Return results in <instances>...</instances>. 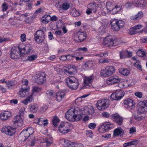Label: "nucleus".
I'll list each match as a JSON object with an SVG mask.
<instances>
[{
	"label": "nucleus",
	"mask_w": 147,
	"mask_h": 147,
	"mask_svg": "<svg viewBox=\"0 0 147 147\" xmlns=\"http://www.w3.org/2000/svg\"><path fill=\"white\" fill-rule=\"evenodd\" d=\"M66 83L68 86L72 90L77 89L79 85L78 80L74 76L67 78L66 80Z\"/></svg>",
	"instance_id": "obj_1"
},
{
	"label": "nucleus",
	"mask_w": 147,
	"mask_h": 147,
	"mask_svg": "<svg viewBox=\"0 0 147 147\" xmlns=\"http://www.w3.org/2000/svg\"><path fill=\"white\" fill-rule=\"evenodd\" d=\"M124 24V22L121 20L114 19L111 22L112 28L115 31H118L122 28Z\"/></svg>",
	"instance_id": "obj_2"
},
{
	"label": "nucleus",
	"mask_w": 147,
	"mask_h": 147,
	"mask_svg": "<svg viewBox=\"0 0 147 147\" xmlns=\"http://www.w3.org/2000/svg\"><path fill=\"white\" fill-rule=\"evenodd\" d=\"M115 68L113 66H108L106 67L105 69H102L100 73L101 76L104 77L109 76H111L114 73Z\"/></svg>",
	"instance_id": "obj_3"
},
{
	"label": "nucleus",
	"mask_w": 147,
	"mask_h": 147,
	"mask_svg": "<svg viewBox=\"0 0 147 147\" xmlns=\"http://www.w3.org/2000/svg\"><path fill=\"white\" fill-rule=\"evenodd\" d=\"M34 39L38 43H41L45 39V34L42 30H38L34 34Z\"/></svg>",
	"instance_id": "obj_4"
},
{
	"label": "nucleus",
	"mask_w": 147,
	"mask_h": 147,
	"mask_svg": "<svg viewBox=\"0 0 147 147\" xmlns=\"http://www.w3.org/2000/svg\"><path fill=\"white\" fill-rule=\"evenodd\" d=\"M109 101L108 99H106L104 100H99L97 102L96 107L99 110H103L109 106Z\"/></svg>",
	"instance_id": "obj_5"
},
{
	"label": "nucleus",
	"mask_w": 147,
	"mask_h": 147,
	"mask_svg": "<svg viewBox=\"0 0 147 147\" xmlns=\"http://www.w3.org/2000/svg\"><path fill=\"white\" fill-rule=\"evenodd\" d=\"M21 53V50L19 47H14L11 49L10 57L12 59H17L20 57Z\"/></svg>",
	"instance_id": "obj_6"
},
{
	"label": "nucleus",
	"mask_w": 147,
	"mask_h": 147,
	"mask_svg": "<svg viewBox=\"0 0 147 147\" xmlns=\"http://www.w3.org/2000/svg\"><path fill=\"white\" fill-rule=\"evenodd\" d=\"M16 128L13 127L8 126L3 127L2 128L1 131L9 136L14 135L16 132Z\"/></svg>",
	"instance_id": "obj_7"
},
{
	"label": "nucleus",
	"mask_w": 147,
	"mask_h": 147,
	"mask_svg": "<svg viewBox=\"0 0 147 147\" xmlns=\"http://www.w3.org/2000/svg\"><path fill=\"white\" fill-rule=\"evenodd\" d=\"M71 125L69 123L66 122L61 124L59 127V130L61 133L66 134L69 130Z\"/></svg>",
	"instance_id": "obj_8"
},
{
	"label": "nucleus",
	"mask_w": 147,
	"mask_h": 147,
	"mask_svg": "<svg viewBox=\"0 0 147 147\" xmlns=\"http://www.w3.org/2000/svg\"><path fill=\"white\" fill-rule=\"evenodd\" d=\"M138 112L140 114L147 112V100L140 101L138 103Z\"/></svg>",
	"instance_id": "obj_9"
},
{
	"label": "nucleus",
	"mask_w": 147,
	"mask_h": 147,
	"mask_svg": "<svg viewBox=\"0 0 147 147\" xmlns=\"http://www.w3.org/2000/svg\"><path fill=\"white\" fill-rule=\"evenodd\" d=\"M46 74L44 72H40L36 76V82L39 84H43L46 81Z\"/></svg>",
	"instance_id": "obj_10"
},
{
	"label": "nucleus",
	"mask_w": 147,
	"mask_h": 147,
	"mask_svg": "<svg viewBox=\"0 0 147 147\" xmlns=\"http://www.w3.org/2000/svg\"><path fill=\"white\" fill-rule=\"evenodd\" d=\"M123 104L124 107L129 111L134 109L135 108L133 101L131 99L128 98L125 99L123 101Z\"/></svg>",
	"instance_id": "obj_11"
},
{
	"label": "nucleus",
	"mask_w": 147,
	"mask_h": 147,
	"mask_svg": "<svg viewBox=\"0 0 147 147\" xmlns=\"http://www.w3.org/2000/svg\"><path fill=\"white\" fill-rule=\"evenodd\" d=\"M75 109L74 108H71L68 110L65 114V116L67 119L71 121L74 120L73 118L74 115Z\"/></svg>",
	"instance_id": "obj_12"
},
{
	"label": "nucleus",
	"mask_w": 147,
	"mask_h": 147,
	"mask_svg": "<svg viewBox=\"0 0 147 147\" xmlns=\"http://www.w3.org/2000/svg\"><path fill=\"white\" fill-rule=\"evenodd\" d=\"M94 78L92 76L89 77H85L84 81V86L86 88H89L92 87L91 83L92 82Z\"/></svg>",
	"instance_id": "obj_13"
},
{
	"label": "nucleus",
	"mask_w": 147,
	"mask_h": 147,
	"mask_svg": "<svg viewBox=\"0 0 147 147\" xmlns=\"http://www.w3.org/2000/svg\"><path fill=\"white\" fill-rule=\"evenodd\" d=\"M11 116V112L8 111H5L2 112L0 115V118L3 121L7 120Z\"/></svg>",
	"instance_id": "obj_14"
},
{
	"label": "nucleus",
	"mask_w": 147,
	"mask_h": 147,
	"mask_svg": "<svg viewBox=\"0 0 147 147\" xmlns=\"http://www.w3.org/2000/svg\"><path fill=\"white\" fill-rule=\"evenodd\" d=\"M84 115L83 114H81L80 110L76 109L73 118L74 120L72 121H78L81 120Z\"/></svg>",
	"instance_id": "obj_15"
},
{
	"label": "nucleus",
	"mask_w": 147,
	"mask_h": 147,
	"mask_svg": "<svg viewBox=\"0 0 147 147\" xmlns=\"http://www.w3.org/2000/svg\"><path fill=\"white\" fill-rule=\"evenodd\" d=\"M65 94V91L63 90H60L57 92L55 96L56 100L59 102L61 101L64 98Z\"/></svg>",
	"instance_id": "obj_16"
},
{
	"label": "nucleus",
	"mask_w": 147,
	"mask_h": 147,
	"mask_svg": "<svg viewBox=\"0 0 147 147\" xmlns=\"http://www.w3.org/2000/svg\"><path fill=\"white\" fill-rule=\"evenodd\" d=\"M120 80V79L118 77L116 76H113L107 79L106 82L108 85H111L118 83Z\"/></svg>",
	"instance_id": "obj_17"
},
{
	"label": "nucleus",
	"mask_w": 147,
	"mask_h": 147,
	"mask_svg": "<svg viewBox=\"0 0 147 147\" xmlns=\"http://www.w3.org/2000/svg\"><path fill=\"white\" fill-rule=\"evenodd\" d=\"M111 117L113 120H114L119 125H121L122 124L123 119L119 115L115 114L112 115Z\"/></svg>",
	"instance_id": "obj_18"
},
{
	"label": "nucleus",
	"mask_w": 147,
	"mask_h": 147,
	"mask_svg": "<svg viewBox=\"0 0 147 147\" xmlns=\"http://www.w3.org/2000/svg\"><path fill=\"white\" fill-rule=\"evenodd\" d=\"M102 127H103L101 129H103V131H105L104 132H106L113 128V125L111 123L108 122L104 123Z\"/></svg>",
	"instance_id": "obj_19"
},
{
	"label": "nucleus",
	"mask_w": 147,
	"mask_h": 147,
	"mask_svg": "<svg viewBox=\"0 0 147 147\" xmlns=\"http://www.w3.org/2000/svg\"><path fill=\"white\" fill-rule=\"evenodd\" d=\"M142 26L141 25H137L130 28L129 30V33L131 35L136 34L138 33L136 30L140 29Z\"/></svg>",
	"instance_id": "obj_20"
},
{
	"label": "nucleus",
	"mask_w": 147,
	"mask_h": 147,
	"mask_svg": "<svg viewBox=\"0 0 147 147\" xmlns=\"http://www.w3.org/2000/svg\"><path fill=\"white\" fill-rule=\"evenodd\" d=\"M75 68V66L74 65L69 68L67 67L66 69H64V73L67 75H72L73 73V72L76 69Z\"/></svg>",
	"instance_id": "obj_21"
},
{
	"label": "nucleus",
	"mask_w": 147,
	"mask_h": 147,
	"mask_svg": "<svg viewBox=\"0 0 147 147\" xmlns=\"http://www.w3.org/2000/svg\"><path fill=\"white\" fill-rule=\"evenodd\" d=\"M32 49V47L30 46H26L21 49V53L24 54H29Z\"/></svg>",
	"instance_id": "obj_22"
},
{
	"label": "nucleus",
	"mask_w": 147,
	"mask_h": 147,
	"mask_svg": "<svg viewBox=\"0 0 147 147\" xmlns=\"http://www.w3.org/2000/svg\"><path fill=\"white\" fill-rule=\"evenodd\" d=\"M113 39L111 36H109L106 38L105 42V44H108L109 46H113L114 45Z\"/></svg>",
	"instance_id": "obj_23"
},
{
	"label": "nucleus",
	"mask_w": 147,
	"mask_h": 147,
	"mask_svg": "<svg viewBox=\"0 0 147 147\" xmlns=\"http://www.w3.org/2000/svg\"><path fill=\"white\" fill-rule=\"evenodd\" d=\"M78 38L80 42L83 41L86 38V34L83 32H78L77 33Z\"/></svg>",
	"instance_id": "obj_24"
},
{
	"label": "nucleus",
	"mask_w": 147,
	"mask_h": 147,
	"mask_svg": "<svg viewBox=\"0 0 147 147\" xmlns=\"http://www.w3.org/2000/svg\"><path fill=\"white\" fill-rule=\"evenodd\" d=\"M34 100L33 94H30L24 100L22 101V102L25 105H27L28 103L32 102Z\"/></svg>",
	"instance_id": "obj_25"
},
{
	"label": "nucleus",
	"mask_w": 147,
	"mask_h": 147,
	"mask_svg": "<svg viewBox=\"0 0 147 147\" xmlns=\"http://www.w3.org/2000/svg\"><path fill=\"white\" fill-rule=\"evenodd\" d=\"M133 4L136 7H143V0H132Z\"/></svg>",
	"instance_id": "obj_26"
},
{
	"label": "nucleus",
	"mask_w": 147,
	"mask_h": 147,
	"mask_svg": "<svg viewBox=\"0 0 147 147\" xmlns=\"http://www.w3.org/2000/svg\"><path fill=\"white\" fill-rule=\"evenodd\" d=\"M97 5L95 3H90L87 5V8H89V9H90L91 11H92L93 12L95 13L97 10Z\"/></svg>",
	"instance_id": "obj_27"
},
{
	"label": "nucleus",
	"mask_w": 147,
	"mask_h": 147,
	"mask_svg": "<svg viewBox=\"0 0 147 147\" xmlns=\"http://www.w3.org/2000/svg\"><path fill=\"white\" fill-rule=\"evenodd\" d=\"M124 133V130L121 127H119L114 130L113 135L115 136H118L121 134H123Z\"/></svg>",
	"instance_id": "obj_28"
},
{
	"label": "nucleus",
	"mask_w": 147,
	"mask_h": 147,
	"mask_svg": "<svg viewBox=\"0 0 147 147\" xmlns=\"http://www.w3.org/2000/svg\"><path fill=\"white\" fill-rule=\"evenodd\" d=\"M115 93L116 98H117V100L121 99L123 96L124 94V91L120 90H117L115 91Z\"/></svg>",
	"instance_id": "obj_29"
},
{
	"label": "nucleus",
	"mask_w": 147,
	"mask_h": 147,
	"mask_svg": "<svg viewBox=\"0 0 147 147\" xmlns=\"http://www.w3.org/2000/svg\"><path fill=\"white\" fill-rule=\"evenodd\" d=\"M136 54L138 56L142 57L143 59H147V55H146L145 52L144 51L139 50L136 52Z\"/></svg>",
	"instance_id": "obj_30"
},
{
	"label": "nucleus",
	"mask_w": 147,
	"mask_h": 147,
	"mask_svg": "<svg viewBox=\"0 0 147 147\" xmlns=\"http://www.w3.org/2000/svg\"><path fill=\"white\" fill-rule=\"evenodd\" d=\"M38 108V106L36 104H31L30 106V111L33 113H36L37 111Z\"/></svg>",
	"instance_id": "obj_31"
},
{
	"label": "nucleus",
	"mask_w": 147,
	"mask_h": 147,
	"mask_svg": "<svg viewBox=\"0 0 147 147\" xmlns=\"http://www.w3.org/2000/svg\"><path fill=\"white\" fill-rule=\"evenodd\" d=\"M121 7V6L120 5H116L114 7L112 8L109 13L112 14H115L119 11Z\"/></svg>",
	"instance_id": "obj_32"
},
{
	"label": "nucleus",
	"mask_w": 147,
	"mask_h": 147,
	"mask_svg": "<svg viewBox=\"0 0 147 147\" xmlns=\"http://www.w3.org/2000/svg\"><path fill=\"white\" fill-rule=\"evenodd\" d=\"M143 14L141 11H139L137 14L134 16H132L131 17V19L132 20H139L142 17Z\"/></svg>",
	"instance_id": "obj_33"
},
{
	"label": "nucleus",
	"mask_w": 147,
	"mask_h": 147,
	"mask_svg": "<svg viewBox=\"0 0 147 147\" xmlns=\"http://www.w3.org/2000/svg\"><path fill=\"white\" fill-rule=\"evenodd\" d=\"M43 18L41 20V22L43 23L47 24L51 20V16L50 15H45Z\"/></svg>",
	"instance_id": "obj_34"
},
{
	"label": "nucleus",
	"mask_w": 147,
	"mask_h": 147,
	"mask_svg": "<svg viewBox=\"0 0 147 147\" xmlns=\"http://www.w3.org/2000/svg\"><path fill=\"white\" fill-rule=\"evenodd\" d=\"M62 141V142H63V144L65 147H71L73 145V142H71L70 141L65 139H63Z\"/></svg>",
	"instance_id": "obj_35"
},
{
	"label": "nucleus",
	"mask_w": 147,
	"mask_h": 147,
	"mask_svg": "<svg viewBox=\"0 0 147 147\" xmlns=\"http://www.w3.org/2000/svg\"><path fill=\"white\" fill-rule=\"evenodd\" d=\"M119 72L121 74L125 76H127L129 74V70L125 68H121L119 69Z\"/></svg>",
	"instance_id": "obj_36"
},
{
	"label": "nucleus",
	"mask_w": 147,
	"mask_h": 147,
	"mask_svg": "<svg viewBox=\"0 0 147 147\" xmlns=\"http://www.w3.org/2000/svg\"><path fill=\"white\" fill-rule=\"evenodd\" d=\"M60 120L57 116H54L53 118L52 123L53 125L55 127L58 125V123H59Z\"/></svg>",
	"instance_id": "obj_37"
},
{
	"label": "nucleus",
	"mask_w": 147,
	"mask_h": 147,
	"mask_svg": "<svg viewBox=\"0 0 147 147\" xmlns=\"http://www.w3.org/2000/svg\"><path fill=\"white\" fill-rule=\"evenodd\" d=\"M24 117H22L20 115H16L15 118L13 119V121L15 123L18 122L22 123L23 121V119Z\"/></svg>",
	"instance_id": "obj_38"
},
{
	"label": "nucleus",
	"mask_w": 147,
	"mask_h": 147,
	"mask_svg": "<svg viewBox=\"0 0 147 147\" xmlns=\"http://www.w3.org/2000/svg\"><path fill=\"white\" fill-rule=\"evenodd\" d=\"M71 14L74 17H77L80 15L79 11L76 10L75 9H73L71 10Z\"/></svg>",
	"instance_id": "obj_39"
},
{
	"label": "nucleus",
	"mask_w": 147,
	"mask_h": 147,
	"mask_svg": "<svg viewBox=\"0 0 147 147\" xmlns=\"http://www.w3.org/2000/svg\"><path fill=\"white\" fill-rule=\"evenodd\" d=\"M41 91V88L37 86H35L32 88V92L33 94L34 92H39Z\"/></svg>",
	"instance_id": "obj_40"
},
{
	"label": "nucleus",
	"mask_w": 147,
	"mask_h": 147,
	"mask_svg": "<svg viewBox=\"0 0 147 147\" xmlns=\"http://www.w3.org/2000/svg\"><path fill=\"white\" fill-rule=\"evenodd\" d=\"M69 5L67 3H63L61 7V8L63 10H66L69 7Z\"/></svg>",
	"instance_id": "obj_41"
},
{
	"label": "nucleus",
	"mask_w": 147,
	"mask_h": 147,
	"mask_svg": "<svg viewBox=\"0 0 147 147\" xmlns=\"http://www.w3.org/2000/svg\"><path fill=\"white\" fill-rule=\"evenodd\" d=\"M106 6L107 9L109 10V12L110 11L113 7V5L110 2L107 3Z\"/></svg>",
	"instance_id": "obj_42"
},
{
	"label": "nucleus",
	"mask_w": 147,
	"mask_h": 147,
	"mask_svg": "<svg viewBox=\"0 0 147 147\" xmlns=\"http://www.w3.org/2000/svg\"><path fill=\"white\" fill-rule=\"evenodd\" d=\"M37 58V55H33L28 57L27 60L30 61H32L35 60Z\"/></svg>",
	"instance_id": "obj_43"
},
{
	"label": "nucleus",
	"mask_w": 147,
	"mask_h": 147,
	"mask_svg": "<svg viewBox=\"0 0 147 147\" xmlns=\"http://www.w3.org/2000/svg\"><path fill=\"white\" fill-rule=\"evenodd\" d=\"M28 91L26 90H20L19 92V94L20 96L22 97H24L26 96V93L28 92Z\"/></svg>",
	"instance_id": "obj_44"
},
{
	"label": "nucleus",
	"mask_w": 147,
	"mask_h": 147,
	"mask_svg": "<svg viewBox=\"0 0 147 147\" xmlns=\"http://www.w3.org/2000/svg\"><path fill=\"white\" fill-rule=\"evenodd\" d=\"M134 64L135 65L136 68L140 70H142V66L140 65V61H137Z\"/></svg>",
	"instance_id": "obj_45"
},
{
	"label": "nucleus",
	"mask_w": 147,
	"mask_h": 147,
	"mask_svg": "<svg viewBox=\"0 0 147 147\" xmlns=\"http://www.w3.org/2000/svg\"><path fill=\"white\" fill-rule=\"evenodd\" d=\"M77 55L75 54L73 55H66V60L68 61H70L72 59L73 57H75Z\"/></svg>",
	"instance_id": "obj_46"
},
{
	"label": "nucleus",
	"mask_w": 147,
	"mask_h": 147,
	"mask_svg": "<svg viewBox=\"0 0 147 147\" xmlns=\"http://www.w3.org/2000/svg\"><path fill=\"white\" fill-rule=\"evenodd\" d=\"M15 84L14 82L13 81H10L7 82L6 85L9 88H11V87Z\"/></svg>",
	"instance_id": "obj_47"
},
{
	"label": "nucleus",
	"mask_w": 147,
	"mask_h": 147,
	"mask_svg": "<svg viewBox=\"0 0 147 147\" xmlns=\"http://www.w3.org/2000/svg\"><path fill=\"white\" fill-rule=\"evenodd\" d=\"M21 133H22V135L24 136L27 139L30 136V135L28 133L26 129L23 130Z\"/></svg>",
	"instance_id": "obj_48"
},
{
	"label": "nucleus",
	"mask_w": 147,
	"mask_h": 147,
	"mask_svg": "<svg viewBox=\"0 0 147 147\" xmlns=\"http://www.w3.org/2000/svg\"><path fill=\"white\" fill-rule=\"evenodd\" d=\"M98 32L99 34H102L105 32V27L103 26H101L98 29Z\"/></svg>",
	"instance_id": "obj_49"
},
{
	"label": "nucleus",
	"mask_w": 147,
	"mask_h": 147,
	"mask_svg": "<svg viewBox=\"0 0 147 147\" xmlns=\"http://www.w3.org/2000/svg\"><path fill=\"white\" fill-rule=\"evenodd\" d=\"M126 52L125 51H121L120 52V57L121 59L124 58L126 57Z\"/></svg>",
	"instance_id": "obj_50"
},
{
	"label": "nucleus",
	"mask_w": 147,
	"mask_h": 147,
	"mask_svg": "<svg viewBox=\"0 0 147 147\" xmlns=\"http://www.w3.org/2000/svg\"><path fill=\"white\" fill-rule=\"evenodd\" d=\"M30 89L29 86L28 85H25L23 84L21 87V88L20 90H26L28 91V90Z\"/></svg>",
	"instance_id": "obj_51"
},
{
	"label": "nucleus",
	"mask_w": 147,
	"mask_h": 147,
	"mask_svg": "<svg viewBox=\"0 0 147 147\" xmlns=\"http://www.w3.org/2000/svg\"><path fill=\"white\" fill-rule=\"evenodd\" d=\"M71 147H84V146L81 143L73 142V145H72Z\"/></svg>",
	"instance_id": "obj_52"
},
{
	"label": "nucleus",
	"mask_w": 147,
	"mask_h": 147,
	"mask_svg": "<svg viewBox=\"0 0 147 147\" xmlns=\"http://www.w3.org/2000/svg\"><path fill=\"white\" fill-rule=\"evenodd\" d=\"M26 130L30 135H32L34 132V129L32 127H29Z\"/></svg>",
	"instance_id": "obj_53"
},
{
	"label": "nucleus",
	"mask_w": 147,
	"mask_h": 147,
	"mask_svg": "<svg viewBox=\"0 0 147 147\" xmlns=\"http://www.w3.org/2000/svg\"><path fill=\"white\" fill-rule=\"evenodd\" d=\"M54 92L53 90H48L46 92L47 96H52L53 95Z\"/></svg>",
	"instance_id": "obj_54"
},
{
	"label": "nucleus",
	"mask_w": 147,
	"mask_h": 147,
	"mask_svg": "<svg viewBox=\"0 0 147 147\" xmlns=\"http://www.w3.org/2000/svg\"><path fill=\"white\" fill-rule=\"evenodd\" d=\"M110 99L111 100H117V98H116L115 92L113 93L110 96Z\"/></svg>",
	"instance_id": "obj_55"
},
{
	"label": "nucleus",
	"mask_w": 147,
	"mask_h": 147,
	"mask_svg": "<svg viewBox=\"0 0 147 147\" xmlns=\"http://www.w3.org/2000/svg\"><path fill=\"white\" fill-rule=\"evenodd\" d=\"M25 111V108H22L19 111L20 115L24 117V113Z\"/></svg>",
	"instance_id": "obj_56"
},
{
	"label": "nucleus",
	"mask_w": 147,
	"mask_h": 147,
	"mask_svg": "<svg viewBox=\"0 0 147 147\" xmlns=\"http://www.w3.org/2000/svg\"><path fill=\"white\" fill-rule=\"evenodd\" d=\"M130 145H133L137 144L139 143V141L136 140H134L131 141L129 142Z\"/></svg>",
	"instance_id": "obj_57"
},
{
	"label": "nucleus",
	"mask_w": 147,
	"mask_h": 147,
	"mask_svg": "<svg viewBox=\"0 0 147 147\" xmlns=\"http://www.w3.org/2000/svg\"><path fill=\"white\" fill-rule=\"evenodd\" d=\"M22 135V133L21 132L19 136V138L20 139V140L22 142H24L27 139L24 136Z\"/></svg>",
	"instance_id": "obj_58"
},
{
	"label": "nucleus",
	"mask_w": 147,
	"mask_h": 147,
	"mask_svg": "<svg viewBox=\"0 0 147 147\" xmlns=\"http://www.w3.org/2000/svg\"><path fill=\"white\" fill-rule=\"evenodd\" d=\"M9 38H5L3 37H0V43H2L4 42L8 41Z\"/></svg>",
	"instance_id": "obj_59"
},
{
	"label": "nucleus",
	"mask_w": 147,
	"mask_h": 147,
	"mask_svg": "<svg viewBox=\"0 0 147 147\" xmlns=\"http://www.w3.org/2000/svg\"><path fill=\"white\" fill-rule=\"evenodd\" d=\"M96 127V125L94 123H91L88 125V127L91 129H93Z\"/></svg>",
	"instance_id": "obj_60"
},
{
	"label": "nucleus",
	"mask_w": 147,
	"mask_h": 147,
	"mask_svg": "<svg viewBox=\"0 0 147 147\" xmlns=\"http://www.w3.org/2000/svg\"><path fill=\"white\" fill-rule=\"evenodd\" d=\"M21 40L22 42L25 41L26 40V35L25 34L21 35Z\"/></svg>",
	"instance_id": "obj_61"
},
{
	"label": "nucleus",
	"mask_w": 147,
	"mask_h": 147,
	"mask_svg": "<svg viewBox=\"0 0 147 147\" xmlns=\"http://www.w3.org/2000/svg\"><path fill=\"white\" fill-rule=\"evenodd\" d=\"M94 112V110L92 108L89 109L87 112L88 114H92Z\"/></svg>",
	"instance_id": "obj_62"
},
{
	"label": "nucleus",
	"mask_w": 147,
	"mask_h": 147,
	"mask_svg": "<svg viewBox=\"0 0 147 147\" xmlns=\"http://www.w3.org/2000/svg\"><path fill=\"white\" fill-rule=\"evenodd\" d=\"M3 11H6L8 8V7L7 6V4L6 3H4L2 5Z\"/></svg>",
	"instance_id": "obj_63"
},
{
	"label": "nucleus",
	"mask_w": 147,
	"mask_h": 147,
	"mask_svg": "<svg viewBox=\"0 0 147 147\" xmlns=\"http://www.w3.org/2000/svg\"><path fill=\"white\" fill-rule=\"evenodd\" d=\"M129 131L130 134H132L136 132V128L134 127H131L129 129Z\"/></svg>",
	"instance_id": "obj_64"
}]
</instances>
